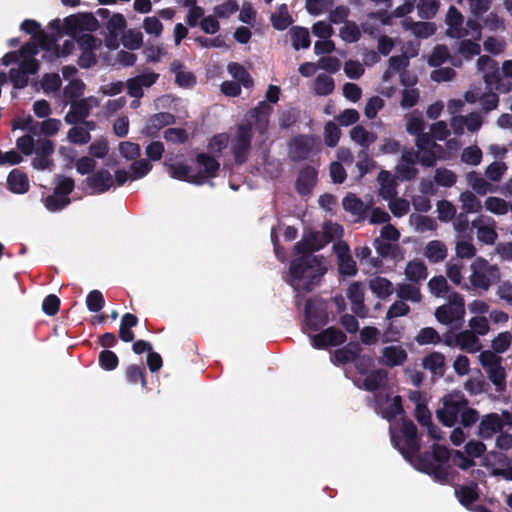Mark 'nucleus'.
<instances>
[{
  "instance_id": "1",
  "label": "nucleus",
  "mask_w": 512,
  "mask_h": 512,
  "mask_svg": "<svg viewBox=\"0 0 512 512\" xmlns=\"http://www.w3.org/2000/svg\"><path fill=\"white\" fill-rule=\"evenodd\" d=\"M473 466L474 461L460 451H449L444 446L434 445L433 454L421 459L418 469L433 475L439 482H449L454 479L455 468L465 471Z\"/></svg>"
},
{
  "instance_id": "2",
  "label": "nucleus",
  "mask_w": 512,
  "mask_h": 512,
  "mask_svg": "<svg viewBox=\"0 0 512 512\" xmlns=\"http://www.w3.org/2000/svg\"><path fill=\"white\" fill-rule=\"evenodd\" d=\"M322 260L311 253L295 254L286 278L298 293L311 291L326 273Z\"/></svg>"
},
{
  "instance_id": "3",
  "label": "nucleus",
  "mask_w": 512,
  "mask_h": 512,
  "mask_svg": "<svg viewBox=\"0 0 512 512\" xmlns=\"http://www.w3.org/2000/svg\"><path fill=\"white\" fill-rule=\"evenodd\" d=\"M38 54L35 43H26L17 54L7 53L2 58L4 65L18 63V68L10 70V79L15 88H24L28 84L29 76L38 71V62L35 56Z\"/></svg>"
},
{
  "instance_id": "4",
  "label": "nucleus",
  "mask_w": 512,
  "mask_h": 512,
  "mask_svg": "<svg viewBox=\"0 0 512 512\" xmlns=\"http://www.w3.org/2000/svg\"><path fill=\"white\" fill-rule=\"evenodd\" d=\"M197 163L199 166L198 173H193L192 169L182 162L166 164V167L172 178L198 185L203 184L206 179L216 176L219 163L213 157L206 154H199L197 156Z\"/></svg>"
},
{
  "instance_id": "5",
  "label": "nucleus",
  "mask_w": 512,
  "mask_h": 512,
  "mask_svg": "<svg viewBox=\"0 0 512 512\" xmlns=\"http://www.w3.org/2000/svg\"><path fill=\"white\" fill-rule=\"evenodd\" d=\"M33 136L29 133L18 138L16 141L17 149L27 156L35 153V157L32 160L33 168L37 170L50 169L52 165L50 156L54 151L53 142L41 137L34 140Z\"/></svg>"
},
{
  "instance_id": "6",
  "label": "nucleus",
  "mask_w": 512,
  "mask_h": 512,
  "mask_svg": "<svg viewBox=\"0 0 512 512\" xmlns=\"http://www.w3.org/2000/svg\"><path fill=\"white\" fill-rule=\"evenodd\" d=\"M389 429L394 447L406 459H410L419 451L417 428L412 421L403 419L397 426L391 423Z\"/></svg>"
},
{
  "instance_id": "7",
  "label": "nucleus",
  "mask_w": 512,
  "mask_h": 512,
  "mask_svg": "<svg viewBox=\"0 0 512 512\" xmlns=\"http://www.w3.org/2000/svg\"><path fill=\"white\" fill-rule=\"evenodd\" d=\"M445 23L447 25L446 34L450 38L472 37L475 40H481L482 28L479 22L476 19H468L464 24L462 14L454 6L448 9Z\"/></svg>"
},
{
  "instance_id": "8",
  "label": "nucleus",
  "mask_w": 512,
  "mask_h": 512,
  "mask_svg": "<svg viewBox=\"0 0 512 512\" xmlns=\"http://www.w3.org/2000/svg\"><path fill=\"white\" fill-rule=\"evenodd\" d=\"M469 282L474 290L488 291L500 279L499 268L484 258H476L470 265Z\"/></svg>"
},
{
  "instance_id": "9",
  "label": "nucleus",
  "mask_w": 512,
  "mask_h": 512,
  "mask_svg": "<svg viewBox=\"0 0 512 512\" xmlns=\"http://www.w3.org/2000/svg\"><path fill=\"white\" fill-rule=\"evenodd\" d=\"M434 315L441 324L461 326L465 319L464 297L458 292L449 293L446 303L439 306Z\"/></svg>"
},
{
  "instance_id": "10",
  "label": "nucleus",
  "mask_w": 512,
  "mask_h": 512,
  "mask_svg": "<svg viewBox=\"0 0 512 512\" xmlns=\"http://www.w3.org/2000/svg\"><path fill=\"white\" fill-rule=\"evenodd\" d=\"M478 360L487 374L488 379L495 386V390L497 392L505 391L506 371L502 365V357L496 355L491 350H485L480 352Z\"/></svg>"
},
{
  "instance_id": "11",
  "label": "nucleus",
  "mask_w": 512,
  "mask_h": 512,
  "mask_svg": "<svg viewBox=\"0 0 512 512\" xmlns=\"http://www.w3.org/2000/svg\"><path fill=\"white\" fill-rule=\"evenodd\" d=\"M442 404V407L437 409L436 416L445 426L452 427L463 408L468 405V401L461 392H453L442 398Z\"/></svg>"
},
{
  "instance_id": "12",
  "label": "nucleus",
  "mask_w": 512,
  "mask_h": 512,
  "mask_svg": "<svg viewBox=\"0 0 512 512\" xmlns=\"http://www.w3.org/2000/svg\"><path fill=\"white\" fill-rule=\"evenodd\" d=\"M444 343L449 347H457L467 353H477L482 349L479 337L469 329L460 332H449L444 335Z\"/></svg>"
},
{
  "instance_id": "13",
  "label": "nucleus",
  "mask_w": 512,
  "mask_h": 512,
  "mask_svg": "<svg viewBox=\"0 0 512 512\" xmlns=\"http://www.w3.org/2000/svg\"><path fill=\"white\" fill-rule=\"evenodd\" d=\"M373 365L371 357H358L356 367L364 375L363 386L366 390L374 391L381 387L387 380V372L383 369H376L368 373L366 367Z\"/></svg>"
},
{
  "instance_id": "14",
  "label": "nucleus",
  "mask_w": 512,
  "mask_h": 512,
  "mask_svg": "<svg viewBox=\"0 0 512 512\" xmlns=\"http://www.w3.org/2000/svg\"><path fill=\"white\" fill-rule=\"evenodd\" d=\"M68 34L78 39L79 36L97 30L98 21L89 13L78 14L65 19Z\"/></svg>"
},
{
  "instance_id": "15",
  "label": "nucleus",
  "mask_w": 512,
  "mask_h": 512,
  "mask_svg": "<svg viewBox=\"0 0 512 512\" xmlns=\"http://www.w3.org/2000/svg\"><path fill=\"white\" fill-rule=\"evenodd\" d=\"M471 226L480 242L493 245L497 240L496 222L492 217L481 214L471 222Z\"/></svg>"
},
{
  "instance_id": "16",
  "label": "nucleus",
  "mask_w": 512,
  "mask_h": 512,
  "mask_svg": "<svg viewBox=\"0 0 512 512\" xmlns=\"http://www.w3.org/2000/svg\"><path fill=\"white\" fill-rule=\"evenodd\" d=\"M334 253L337 257L338 271L343 276H355L358 268L351 255L348 244L344 241H338L333 245Z\"/></svg>"
},
{
  "instance_id": "17",
  "label": "nucleus",
  "mask_w": 512,
  "mask_h": 512,
  "mask_svg": "<svg viewBox=\"0 0 512 512\" xmlns=\"http://www.w3.org/2000/svg\"><path fill=\"white\" fill-rule=\"evenodd\" d=\"M416 146L418 148V159L425 166H433L442 151L441 147L435 143L429 134L419 135L416 138Z\"/></svg>"
},
{
  "instance_id": "18",
  "label": "nucleus",
  "mask_w": 512,
  "mask_h": 512,
  "mask_svg": "<svg viewBox=\"0 0 512 512\" xmlns=\"http://www.w3.org/2000/svg\"><path fill=\"white\" fill-rule=\"evenodd\" d=\"M251 128L241 125L231 140V150L237 163H243L250 151Z\"/></svg>"
},
{
  "instance_id": "19",
  "label": "nucleus",
  "mask_w": 512,
  "mask_h": 512,
  "mask_svg": "<svg viewBox=\"0 0 512 512\" xmlns=\"http://www.w3.org/2000/svg\"><path fill=\"white\" fill-rule=\"evenodd\" d=\"M76 43L81 50L78 64L83 68H89L94 65L96 63L94 50L100 46V40L93 37L90 33H85L78 37Z\"/></svg>"
},
{
  "instance_id": "20",
  "label": "nucleus",
  "mask_w": 512,
  "mask_h": 512,
  "mask_svg": "<svg viewBox=\"0 0 512 512\" xmlns=\"http://www.w3.org/2000/svg\"><path fill=\"white\" fill-rule=\"evenodd\" d=\"M40 48L45 50L44 58L52 60L54 57H65L69 55L75 45L76 38L72 36V39L66 40L63 43L61 51L58 50L55 41L50 39L46 34H40L38 37Z\"/></svg>"
},
{
  "instance_id": "21",
  "label": "nucleus",
  "mask_w": 512,
  "mask_h": 512,
  "mask_svg": "<svg viewBox=\"0 0 512 512\" xmlns=\"http://www.w3.org/2000/svg\"><path fill=\"white\" fill-rule=\"evenodd\" d=\"M408 358L407 351L401 345H389L382 348L378 357V363L388 367L394 368L402 366Z\"/></svg>"
},
{
  "instance_id": "22",
  "label": "nucleus",
  "mask_w": 512,
  "mask_h": 512,
  "mask_svg": "<svg viewBox=\"0 0 512 512\" xmlns=\"http://www.w3.org/2000/svg\"><path fill=\"white\" fill-rule=\"evenodd\" d=\"M305 322L311 330H316L326 322V310L323 302L307 300L305 303Z\"/></svg>"
},
{
  "instance_id": "23",
  "label": "nucleus",
  "mask_w": 512,
  "mask_h": 512,
  "mask_svg": "<svg viewBox=\"0 0 512 512\" xmlns=\"http://www.w3.org/2000/svg\"><path fill=\"white\" fill-rule=\"evenodd\" d=\"M375 402L376 411L389 421L403 412L399 396L390 398L387 395L379 394L376 396Z\"/></svg>"
},
{
  "instance_id": "24",
  "label": "nucleus",
  "mask_w": 512,
  "mask_h": 512,
  "mask_svg": "<svg viewBox=\"0 0 512 512\" xmlns=\"http://www.w3.org/2000/svg\"><path fill=\"white\" fill-rule=\"evenodd\" d=\"M328 243L323 232L305 231L302 240L294 247L295 254L311 253L321 249Z\"/></svg>"
},
{
  "instance_id": "25",
  "label": "nucleus",
  "mask_w": 512,
  "mask_h": 512,
  "mask_svg": "<svg viewBox=\"0 0 512 512\" xmlns=\"http://www.w3.org/2000/svg\"><path fill=\"white\" fill-rule=\"evenodd\" d=\"M483 123L482 116L473 112L467 116H453L450 120V126L456 135H462L466 130L470 132L478 131Z\"/></svg>"
},
{
  "instance_id": "26",
  "label": "nucleus",
  "mask_w": 512,
  "mask_h": 512,
  "mask_svg": "<svg viewBox=\"0 0 512 512\" xmlns=\"http://www.w3.org/2000/svg\"><path fill=\"white\" fill-rule=\"evenodd\" d=\"M319 144V140L313 136H299L291 142L289 152L294 159H304L318 149Z\"/></svg>"
},
{
  "instance_id": "27",
  "label": "nucleus",
  "mask_w": 512,
  "mask_h": 512,
  "mask_svg": "<svg viewBox=\"0 0 512 512\" xmlns=\"http://www.w3.org/2000/svg\"><path fill=\"white\" fill-rule=\"evenodd\" d=\"M418 161V154L413 150L402 152L401 160L396 166V177L401 181L413 179L417 174L415 164Z\"/></svg>"
},
{
  "instance_id": "28",
  "label": "nucleus",
  "mask_w": 512,
  "mask_h": 512,
  "mask_svg": "<svg viewBox=\"0 0 512 512\" xmlns=\"http://www.w3.org/2000/svg\"><path fill=\"white\" fill-rule=\"evenodd\" d=\"M346 295L351 302V310L359 317H365L367 315V309L364 305V285L360 282L351 283L347 288Z\"/></svg>"
},
{
  "instance_id": "29",
  "label": "nucleus",
  "mask_w": 512,
  "mask_h": 512,
  "mask_svg": "<svg viewBox=\"0 0 512 512\" xmlns=\"http://www.w3.org/2000/svg\"><path fill=\"white\" fill-rule=\"evenodd\" d=\"M346 341L345 334L335 328H328L322 333L312 336L311 343L315 348H326L328 346H337Z\"/></svg>"
},
{
  "instance_id": "30",
  "label": "nucleus",
  "mask_w": 512,
  "mask_h": 512,
  "mask_svg": "<svg viewBox=\"0 0 512 512\" xmlns=\"http://www.w3.org/2000/svg\"><path fill=\"white\" fill-rule=\"evenodd\" d=\"M503 420L497 413L485 415L478 426V434L483 439H491L496 433L503 428Z\"/></svg>"
},
{
  "instance_id": "31",
  "label": "nucleus",
  "mask_w": 512,
  "mask_h": 512,
  "mask_svg": "<svg viewBox=\"0 0 512 512\" xmlns=\"http://www.w3.org/2000/svg\"><path fill=\"white\" fill-rule=\"evenodd\" d=\"M86 182L94 193H103L113 186L114 180L109 171L102 169L89 176Z\"/></svg>"
},
{
  "instance_id": "32",
  "label": "nucleus",
  "mask_w": 512,
  "mask_h": 512,
  "mask_svg": "<svg viewBox=\"0 0 512 512\" xmlns=\"http://www.w3.org/2000/svg\"><path fill=\"white\" fill-rule=\"evenodd\" d=\"M423 255L430 263H440L446 259L448 249L442 241L431 240L425 245Z\"/></svg>"
},
{
  "instance_id": "33",
  "label": "nucleus",
  "mask_w": 512,
  "mask_h": 512,
  "mask_svg": "<svg viewBox=\"0 0 512 512\" xmlns=\"http://www.w3.org/2000/svg\"><path fill=\"white\" fill-rule=\"evenodd\" d=\"M369 288L373 294L380 299H386L391 296L395 290L394 285L385 277L376 276L369 280Z\"/></svg>"
},
{
  "instance_id": "34",
  "label": "nucleus",
  "mask_w": 512,
  "mask_h": 512,
  "mask_svg": "<svg viewBox=\"0 0 512 512\" xmlns=\"http://www.w3.org/2000/svg\"><path fill=\"white\" fill-rule=\"evenodd\" d=\"M316 180L317 171L311 167L304 168L301 170L296 182L297 191L301 195H308L316 184Z\"/></svg>"
},
{
  "instance_id": "35",
  "label": "nucleus",
  "mask_w": 512,
  "mask_h": 512,
  "mask_svg": "<svg viewBox=\"0 0 512 512\" xmlns=\"http://www.w3.org/2000/svg\"><path fill=\"white\" fill-rule=\"evenodd\" d=\"M404 274L408 281L420 283L427 278V267L423 261L414 259L407 263Z\"/></svg>"
},
{
  "instance_id": "36",
  "label": "nucleus",
  "mask_w": 512,
  "mask_h": 512,
  "mask_svg": "<svg viewBox=\"0 0 512 512\" xmlns=\"http://www.w3.org/2000/svg\"><path fill=\"white\" fill-rule=\"evenodd\" d=\"M175 75L176 83L183 88H190L196 83V78L190 71L186 70L179 60H174L170 66Z\"/></svg>"
},
{
  "instance_id": "37",
  "label": "nucleus",
  "mask_w": 512,
  "mask_h": 512,
  "mask_svg": "<svg viewBox=\"0 0 512 512\" xmlns=\"http://www.w3.org/2000/svg\"><path fill=\"white\" fill-rule=\"evenodd\" d=\"M402 26L405 30L410 31L415 37L426 39L432 36L436 31V26L431 22H410L404 20Z\"/></svg>"
},
{
  "instance_id": "38",
  "label": "nucleus",
  "mask_w": 512,
  "mask_h": 512,
  "mask_svg": "<svg viewBox=\"0 0 512 512\" xmlns=\"http://www.w3.org/2000/svg\"><path fill=\"white\" fill-rule=\"evenodd\" d=\"M378 183L380 185L379 194L385 200H391L396 195V182L393 175L389 171H381L378 175Z\"/></svg>"
},
{
  "instance_id": "39",
  "label": "nucleus",
  "mask_w": 512,
  "mask_h": 512,
  "mask_svg": "<svg viewBox=\"0 0 512 512\" xmlns=\"http://www.w3.org/2000/svg\"><path fill=\"white\" fill-rule=\"evenodd\" d=\"M417 283H398L395 290L397 297L401 300L411 301L414 303L420 302L422 299V295L419 287L416 285Z\"/></svg>"
},
{
  "instance_id": "40",
  "label": "nucleus",
  "mask_w": 512,
  "mask_h": 512,
  "mask_svg": "<svg viewBox=\"0 0 512 512\" xmlns=\"http://www.w3.org/2000/svg\"><path fill=\"white\" fill-rule=\"evenodd\" d=\"M7 184L13 193L23 194L29 189L27 175L18 169H14L10 172L7 178Z\"/></svg>"
},
{
  "instance_id": "41",
  "label": "nucleus",
  "mask_w": 512,
  "mask_h": 512,
  "mask_svg": "<svg viewBox=\"0 0 512 512\" xmlns=\"http://www.w3.org/2000/svg\"><path fill=\"white\" fill-rule=\"evenodd\" d=\"M466 180L468 186L478 195L483 196L495 191L492 184L474 171L469 172L466 175Z\"/></svg>"
},
{
  "instance_id": "42",
  "label": "nucleus",
  "mask_w": 512,
  "mask_h": 512,
  "mask_svg": "<svg viewBox=\"0 0 512 512\" xmlns=\"http://www.w3.org/2000/svg\"><path fill=\"white\" fill-rule=\"evenodd\" d=\"M423 367L436 376L444 374L445 356L440 352H432L422 361Z\"/></svg>"
},
{
  "instance_id": "43",
  "label": "nucleus",
  "mask_w": 512,
  "mask_h": 512,
  "mask_svg": "<svg viewBox=\"0 0 512 512\" xmlns=\"http://www.w3.org/2000/svg\"><path fill=\"white\" fill-rule=\"evenodd\" d=\"M174 122V116L170 113H158L153 115L147 122L143 132L147 135H153L158 130L163 128L166 125L172 124Z\"/></svg>"
},
{
  "instance_id": "44",
  "label": "nucleus",
  "mask_w": 512,
  "mask_h": 512,
  "mask_svg": "<svg viewBox=\"0 0 512 512\" xmlns=\"http://www.w3.org/2000/svg\"><path fill=\"white\" fill-rule=\"evenodd\" d=\"M61 126L62 123L59 119L47 118L46 120L38 122V124H35V128H33V135H44L45 137L54 136L58 133Z\"/></svg>"
},
{
  "instance_id": "45",
  "label": "nucleus",
  "mask_w": 512,
  "mask_h": 512,
  "mask_svg": "<svg viewBox=\"0 0 512 512\" xmlns=\"http://www.w3.org/2000/svg\"><path fill=\"white\" fill-rule=\"evenodd\" d=\"M484 208L497 216H502L508 213L509 209L512 211V204L510 205L505 199L497 196H489L485 199Z\"/></svg>"
},
{
  "instance_id": "46",
  "label": "nucleus",
  "mask_w": 512,
  "mask_h": 512,
  "mask_svg": "<svg viewBox=\"0 0 512 512\" xmlns=\"http://www.w3.org/2000/svg\"><path fill=\"white\" fill-rule=\"evenodd\" d=\"M351 139L363 148L369 147L377 140V135L366 130L363 126L357 125L350 131Z\"/></svg>"
},
{
  "instance_id": "47",
  "label": "nucleus",
  "mask_w": 512,
  "mask_h": 512,
  "mask_svg": "<svg viewBox=\"0 0 512 512\" xmlns=\"http://www.w3.org/2000/svg\"><path fill=\"white\" fill-rule=\"evenodd\" d=\"M459 202L461 203V209L465 213H479L483 207L476 194L469 190L459 195Z\"/></svg>"
},
{
  "instance_id": "48",
  "label": "nucleus",
  "mask_w": 512,
  "mask_h": 512,
  "mask_svg": "<svg viewBox=\"0 0 512 512\" xmlns=\"http://www.w3.org/2000/svg\"><path fill=\"white\" fill-rule=\"evenodd\" d=\"M272 111L270 105L260 102L254 109L252 117L255 118V127L260 133H264L268 127V118Z\"/></svg>"
},
{
  "instance_id": "49",
  "label": "nucleus",
  "mask_w": 512,
  "mask_h": 512,
  "mask_svg": "<svg viewBox=\"0 0 512 512\" xmlns=\"http://www.w3.org/2000/svg\"><path fill=\"white\" fill-rule=\"evenodd\" d=\"M427 286L430 293L438 298L441 297L446 299V296L449 293L455 292L454 290L450 289L446 278L442 275L432 277L429 280Z\"/></svg>"
},
{
  "instance_id": "50",
  "label": "nucleus",
  "mask_w": 512,
  "mask_h": 512,
  "mask_svg": "<svg viewBox=\"0 0 512 512\" xmlns=\"http://www.w3.org/2000/svg\"><path fill=\"white\" fill-rule=\"evenodd\" d=\"M464 264L460 261L451 259L446 263V276L456 286H461L464 280L463 277ZM463 288H468L464 285Z\"/></svg>"
},
{
  "instance_id": "51",
  "label": "nucleus",
  "mask_w": 512,
  "mask_h": 512,
  "mask_svg": "<svg viewBox=\"0 0 512 512\" xmlns=\"http://www.w3.org/2000/svg\"><path fill=\"white\" fill-rule=\"evenodd\" d=\"M409 223L418 233L433 231L437 227L435 220L431 217L415 213L410 215Z\"/></svg>"
},
{
  "instance_id": "52",
  "label": "nucleus",
  "mask_w": 512,
  "mask_h": 512,
  "mask_svg": "<svg viewBox=\"0 0 512 512\" xmlns=\"http://www.w3.org/2000/svg\"><path fill=\"white\" fill-rule=\"evenodd\" d=\"M480 40H475L472 37L470 39H463L458 44L459 54L466 60L472 59L481 52Z\"/></svg>"
},
{
  "instance_id": "53",
  "label": "nucleus",
  "mask_w": 512,
  "mask_h": 512,
  "mask_svg": "<svg viewBox=\"0 0 512 512\" xmlns=\"http://www.w3.org/2000/svg\"><path fill=\"white\" fill-rule=\"evenodd\" d=\"M292 46L295 50L306 49L310 46V36L307 29L302 27H293L289 31Z\"/></svg>"
},
{
  "instance_id": "54",
  "label": "nucleus",
  "mask_w": 512,
  "mask_h": 512,
  "mask_svg": "<svg viewBox=\"0 0 512 512\" xmlns=\"http://www.w3.org/2000/svg\"><path fill=\"white\" fill-rule=\"evenodd\" d=\"M334 88V80L327 74H319L314 81V92L319 96L331 94Z\"/></svg>"
},
{
  "instance_id": "55",
  "label": "nucleus",
  "mask_w": 512,
  "mask_h": 512,
  "mask_svg": "<svg viewBox=\"0 0 512 512\" xmlns=\"http://www.w3.org/2000/svg\"><path fill=\"white\" fill-rule=\"evenodd\" d=\"M418 54V48L416 46H412L411 52H405V55L401 56H393L389 59L388 67L395 71L396 73H401L408 64L409 58L415 57Z\"/></svg>"
},
{
  "instance_id": "56",
  "label": "nucleus",
  "mask_w": 512,
  "mask_h": 512,
  "mask_svg": "<svg viewBox=\"0 0 512 512\" xmlns=\"http://www.w3.org/2000/svg\"><path fill=\"white\" fill-rule=\"evenodd\" d=\"M511 343L512 333L508 331L501 332L492 339L491 351L494 352L496 355L503 354L510 348Z\"/></svg>"
},
{
  "instance_id": "57",
  "label": "nucleus",
  "mask_w": 512,
  "mask_h": 512,
  "mask_svg": "<svg viewBox=\"0 0 512 512\" xmlns=\"http://www.w3.org/2000/svg\"><path fill=\"white\" fill-rule=\"evenodd\" d=\"M484 82L488 87L491 89L498 90L500 92H508L509 86H505L504 83L501 81V74L498 70V66L491 69L489 72L487 71L483 75Z\"/></svg>"
},
{
  "instance_id": "58",
  "label": "nucleus",
  "mask_w": 512,
  "mask_h": 512,
  "mask_svg": "<svg viewBox=\"0 0 512 512\" xmlns=\"http://www.w3.org/2000/svg\"><path fill=\"white\" fill-rule=\"evenodd\" d=\"M271 21L273 26L278 30H284L292 23V18L285 4H282L276 12L272 14Z\"/></svg>"
},
{
  "instance_id": "59",
  "label": "nucleus",
  "mask_w": 512,
  "mask_h": 512,
  "mask_svg": "<svg viewBox=\"0 0 512 512\" xmlns=\"http://www.w3.org/2000/svg\"><path fill=\"white\" fill-rule=\"evenodd\" d=\"M229 74L236 80L235 82L240 83L244 87H250L252 85V79L249 76L245 68L238 63H230L227 67Z\"/></svg>"
},
{
  "instance_id": "60",
  "label": "nucleus",
  "mask_w": 512,
  "mask_h": 512,
  "mask_svg": "<svg viewBox=\"0 0 512 512\" xmlns=\"http://www.w3.org/2000/svg\"><path fill=\"white\" fill-rule=\"evenodd\" d=\"M406 131L411 134L419 137V135H423L425 129V122L420 114L411 113L406 117Z\"/></svg>"
},
{
  "instance_id": "61",
  "label": "nucleus",
  "mask_w": 512,
  "mask_h": 512,
  "mask_svg": "<svg viewBox=\"0 0 512 512\" xmlns=\"http://www.w3.org/2000/svg\"><path fill=\"white\" fill-rule=\"evenodd\" d=\"M455 252H456L457 257H459L461 259H464V258L470 259L475 256L476 248L473 245L471 238L465 239V238H460V236H459L456 241Z\"/></svg>"
},
{
  "instance_id": "62",
  "label": "nucleus",
  "mask_w": 512,
  "mask_h": 512,
  "mask_svg": "<svg viewBox=\"0 0 512 512\" xmlns=\"http://www.w3.org/2000/svg\"><path fill=\"white\" fill-rule=\"evenodd\" d=\"M67 139L73 144L85 145L91 140V135L90 133H87V129L85 127L75 125L69 129Z\"/></svg>"
},
{
  "instance_id": "63",
  "label": "nucleus",
  "mask_w": 512,
  "mask_h": 512,
  "mask_svg": "<svg viewBox=\"0 0 512 512\" xmlns=\"http://www.w3.org/2000/svg\"><path fill=\"white\" fill-rule=\"evenodd\" d=\"M85 84L79 79H72L64 88V98L67 102H72L83 95Z\"/></svg>"
},
{
  "instance_id": "64",
  "label": "nucleus",
  "mask_w": 512,
  "mask_h": 512,
  "mask_svg": "<svg viewBox=\"0 0 512 512\" xmlns=\"http://www.w3.org/2000/svg\"><path fill=\"white\" fill-rule=\"evenodd\" d=\"M419 345L438 344L441 342L439 333L432 327L422 328L415 337Z\"/></svg>"
}]
</instances>
